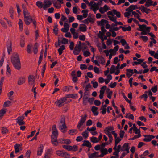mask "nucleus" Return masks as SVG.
Segmentation results:
<instances>
[{"label": "nucleus", "instance_id": "f257e3e1", "mask_svg": "<svg viewBox=\"0 0 158 158\" xmlns=\"http://www.w3.org/2000/svg\"><path fill=\"white\" fill-rule=\"evenodd\" d=\"M11 62L15 68L18 70L21 68V64L19 56L17 53H14L11 58Z\"/></svg>", "mask_w": 158, "mask_h": 158}, {"label": "nucleus", "instance_id": "f03ea898", "mask_svg": "<svg viewBox=\"0 0 158 158\" xmlns=\"http://www.w3.org/2000/svg\"><path fill=\"white\" fill-rule=\"evenodd\" d=\"M59 127L63 133H64L66 131L64 129L66 128L67 127L65 124V120L64 117H63L61 118L59 124Z\"/></svg>", "mask_w": 158, "mask_h": 158}, {"label": "nucleus", "instance_id": "7ed1b4c3", "mask_svg": "<svg viewBox=\"0 0 158 158\" xmlns=\"http://www.w3.org/2000/svg\"><path fill=\"white\" fill-rule=\"evenodd\" d=\"M67 97H64L61 98L59 100H57L55 104L58 107H60L64 105V102L67 100Z\"/></svg>", "mask_w": 158, "mask_h": 158}, {"label": "nucleus", "instance_id": "20e7f679", "mask_svg": "<svg viewBox=\"0 0 158 158\" xmlns=\"http://www.w3.org/2000/svg\"><path fill=\"white\" fill-rule=\"evenodd\" d=\"M81 45V43L80 41H79L78 44L76 45L73 51L75 55H78L82 49Z\"/></svg>", "mask_w": 158, "mask_h": 158}, {"label": "nucleus", "instance_id": "39448f33", "mask_svg": "<svg viewBox=\"0 0 158 158\" xmlns=\"http://www.w3.org/2000/svg\"><path fill=\"white\" fill-rule=\"evenodd\" d=\"M52 135L51 137L53 138H57L58 136V131L56 129V126L55 125H53L52 129Z\"/></svg>", "mask_w": 158, "mask_h": 158}, {"label": "nucleus", "instance_id": "423d86ee", "mask_svg": "<svg viewBox=\"0 0 158 158\" xmlns=\"http://www.w3.org/2000/svg\"><path fill=\"white\" fill-rule=\"evenodd\" d=\"M24 117L23 116L18 117L16 119L17 123L19 126L25 124V122L24 121Z\"/></svg>", "mask_w": 158, "mask_h": 158}, {"label": "nucleus", "instance_id": "0eeeda50", "mask_svg": "<svg viewBox=\"0 0 158 158\" xmlns=\"http://www.w3.org/2000/svg\"><path fill=\"white\" fill-rule=\"evenodd\" d=\"M87 117V115L85 114L84 117H82L81 118V120L77 126V128H79L81 127L86 120Z\"/></svg>", "mask_w": 158, "mask_h": 158}, {"label": "nucleus", "instance_id": "6e6552de", "mask_svg": "<svg viewBox=\"0 0 158 158\" xmlns=\"http://www.w3.org/2000/svg\"><path fill=\"white\" fill-rule=\"evenodd\" d=\"M35 79V77L31 75L29 76L28 77V83L29 85H31L34 84Z\"/></svg>", "mask_w": 158, "mask_h": 158}, {"label": "nucleus", "instance_id": "1a4fd4ad", "mask_svg": "<svg viewBox=\"0 0 158 158\" xmlns=\"http://www.w3.org/2000/svg\"><path fill=\"white\" fill-rule=\"evenodd\" d=\"M59 143L61 144H70L71 142L70 140L65 139H60L58 140Z\"/></svg>", "mask_w": 158, "mask_h": 158}, {"label": "nucleus", "instance_id": "9d476101", "mask_svg": "<svg viewBox=\"0 0 158 158\" xmlns=\"http://www.w3.org/2000/svg\"><path fill=\"white\" fill-rule=\"evenodd\" d=\"M44 5L43 8L44 9H46L47 8L50 7L52 4L51 2L49 0H44Z\"/></svg>", "mask_w": 158, "mask_h": 158}, {"label": "nucleus", "instance_id": "9b49d317", "mask_svg": "<svg viewBox=\"0 0 158 158\" xmlns=\"http://www.w3.org/2000/svg\"><path fill=\"white\" fill-rule=\"evenodd\" d=\"M108 23V21L104 19H102L100 21H98L97 22L98 25L102 26H104L105 24Z\"/></svg>", "mask_w": 158, "mask_h": 158}, {"label": "nucleus", "instance_id": "f8f14e48", "mask_svg": "<svg viewBox=\"0 0 158 158\" xmlns=\"http://www.w3.org/2000/svg\"><path fill=\"white\" fill-rule=\"evenodd\" d=\"M82 146L83 147L86 146L88 148H90L92 147V145L89 141L84 140L82 144Z\"/></svg>", "mask_w": 158, "mask_h": 158}, {"label": "nucleus", "instance_id": "ddd939ff", "mask_svg": "<svg viewBox=\"0 0 158 158\" xmlns=\"http://www.w3.org/2000/svg\"><path fill=\"white\" fill-rule=\"evenodd\" d=\"M30 21H32V19L31 16L24 18V22L27 25H29L30 23Z\"/></svg>", "mask_w": 158, "mask_h": 158}, {"label": "nucleus", "instance_id": "4468645a", "mask_svg": "<svg viewBox=\"0 0 158 158\" xmlns=\"http://www.w3.org/2000/svg\"><path fill=\"white\" fill-rule=\"evenodd\" d=\"M126 11H128L127 12H125L124 14V16L125 17H127V18H129V17H128V15H126V14H128V15H130L131 14V12L133 11H132V9H131V8H130V6L127 8L126 9Z\"/></svg>", "mask_w": 158, "mask_h": 158}, {"label": "nucleus", "instance_id": "2eb2a0df", "mask_svg": "<svg viewBox=\"0 0 158 158\" xmlns=\"http://www.w3.org/2000/svg\"><path fill=\"white\" fill-rule=\"evenodd\" d=\"M25 81V78L23 77H20L18 81V84L20 85L24 83Z\"/></svg>", "mask_w": 158, "mask_h": 158}, {"label": "nucleus", "instance_id": "dca6fc26", "mask_svg": "<svg viewBox=\"0 0 158 158\" xmlns=\"http://www.w3.org/2000/svg\"><path fill=\"white\" fill-rule=\"evenodd\" d=\"M141 10L143 12H145L146 14H148L150 11L151 12L152 11L150 9L146 8L143 6L141 5Z\"/></svg>", "mask_w": 158, "mask_h": 158}, {"label": "nucleus", "instance_id": "f3484780", "mask_svg": "<svg viewBox=\"0 0 158 158\" xmlns=\"http://www.w3.org/2000/svg\"><path fill=\"white\" fill-rule=\"evenodd\" d=\"M51 141L52 143L55 146H57L58 145L59 142H58L57 138H51Z\"/></svg>", "mask_w": 158, "mask_h": 158}, {"label": "nucleus", "instance_id": "a211bd4d", "mask_svg": "<svg viewBox=\"0 0 158 158\" xmlns=\"http://www.w3.org/2000/svg\"><path fill=\"white\" fill-rule=\"evenodd\" d=\"M98 108L95 106H93L91 109V110L95 115H97L98 114V112L97 111Z\"/></svg>", "mask_w": 158, "mask_h": 158}, {"label": "nucleus", "instance_id": "6ab92c4d", "mask_svg": "<svg viewBox=\"0 0 158 158\" xmlns=\"http://www.w3.org/2000/svg\"><path fill=\"white\" fill-rule=\"evenodd\" d=\"M99 152H94L88 155L89 158H94L98 157V154Z\"/></svg>", "mask_w": 158, "mask_h": 158}, {"label": "nucleus", "instance_id": "aec40b11", "mask_svg": "<svg viewBox=\"0 0 158 158\" xmlns=\"http://www.w3.org/2000/svg\"><path fill=\"white\" fill-rule=\"evenodd\" d=\"M99 3H94L93 4V10L95 13L96 11L99 9Z\"/></svg>", "mask_w": 158, "mask_h": 158}, {"label": "nucleus", "instance_id": "412c9836", "mask_svg": "<svg viewBox=\"0 0 158 158\" xmlns=\"http://www.w3.org/2000/svg\"><path fill=\"white\" fill-rule=\"evenodd\" d=\"M65 48L64 45H63L60 46V48L58 49V51L59 53V54L60 55H61L63 53V51L64 50Z\"/></svg>", "mask_w": 158, "mask_h": 158}, {"label": "nucleus", "instance_id": "4be33fe9", "mask_svg": "<svg viewBox=\"0 0 158 158\" xmlns=\"http://www.w3.org/2000/svg\"><path fill=\"white\" fill-rule=\"evenodd\" d=\"M62 147L63 148L69 151H70L73 150L72 146L70 145H62Z\"/></svg>", "mask_w": 158, "mask_h": 158}, {"label": "nucleus", "instance_id": "5701e85b", "mask_svg": "<svg viewBox=\"0 0 158 158\" xmlns=\"http://www.w3.org/2000/svg\"><path fill=\"white\" fill-rule=\"evenodd\" d=\"M153 2V1L152 0H147L145 5V6L148 7H149L152 5Z\"/></svg>", "mask_w": 158, "mask_h": 158}, {"label": "nucleus", "instance_id": "b1692460", "mask_svg": "<svg viewBox=\"0 0 158 158\" xmlns=\"http://www.w3.org/2000/svg\"><path fill=\"white\" fill-rule=\"evenodd\" d=\"M139 26V28H137V30L140 31H142L143 30H145V28L146 27V25L144 24L140 25L138 24Z\"/></svg>", "mask_w": 158, "mask_h": 158}, {"label": "nucleus", "instance_id": "393cba45", "mask_svg": "<svg viewBox=\"0 0 158 158\" xmlns=\"http://www.w3.org/2000/svg\"><path fill=\"white\" fill-rule=\"evenodd\" d=\"M129 148V143H126L123 146L122 148L121 149V150L122 151H124L125 149H127Z\"/></svg>", "mask_w": 158, "mask_h": 158}, {"label": "nucleus", "instance_id": "a878e982", "mask_svg": "<svg viewBox=\"0 0 158 158\" xmlns=\"http://www.w3.org/2000/svg\"><path fill=\"white\" fill-rule=\"evenodd\" d=\"M6 109H2L0 110V119H1L6 111Z\"/></svg>", "mask_w": 158, "mask_h": 158}, {"label": "nucleus", "instance_id": "bb28decb", "mask_svg": "<svg viewBox=\"0 0 158 158\" xmlns=\"http://www.w3.org/2000/svg\"><path fill=\"white\" fill-rule=\"evenodd\" d=\"M19 29L20 30L22 31L23 28V23L22 20L19 19Z\"/></svg>", "mask_w": 158, "mask_h": 158}, {"label": "nucleus", "instance_id": "cd10ccee", "mask_svg": "<svg viewBox=\"0 0 158 158\" xmlns=\"http://www.w3.org/2000/svg\"><path fill=\"white\" fill-rule=\"evenodd\" d=\"M112 11L114 14L116 15L117 17L120 18L121 17V14L120 12L117 11L115 9L113 10Z\"/></svg>", "mask_w": 158, "mask_h": 158}, {"label": "nucleus", "instance_id": "c85d7f7f", "mask_svg": "<svg viewBox=\"0 0 158 158\" xmlns=\"http://www.w3.org/2000/svg\"><path fill=\"white\" fill-rule=\"evenodd\" d=\"M38 44L37 43H35V44L34 47L33 49V50L35 54H36L38 52Z\"/></svg>", "mask_w": 158, "mask_h": 158}, {"label": "nucleus", "instance_id": "c756f323", "mask_svg": "<svg viewBox=\"0 0 158 158\" xmlns=\"http://www.w3.org/2000/svg\"><path fill=\"white\" fill-rule=\"evenodd\" d=\"M90 140L93 143H96L99 142L97 137H92L90 139Z\"/></svg>", "mask_w": 158, "mask_h": 158}, {"label": "nucleus", "instance_id": "7c9ffc66", "mask_svg": "<svg viewBox=\"0 0 158 158\" xmlns=\"http://www.w3.org/2000/svg\"><path fill=\"white\" fill-rule=\"evenodd\" d=\"M20 146V145L19 144H16L14 146V148H15V152L16 153L19 152V147Z\"/></svg>", "mask_w": 158, "mask_h": 158}, {"label": "nucleus", "instance_id": "2f4dec72", "mask_svg": "<svg viewBox=\"0 0 158 158\" xmlns=\"http://www.w3.org/2000/svg\"><path fill=\"white\" fill-rule=\"evenodd\" d=\"M58 25L57 24L55 25L54 26V29H53V32L56 35L58 34V29L57 28Z\"/></svg>", "mask_w": 158, "mask_h": 158}, {"label": "nucleus", "instance_id": "473e14b6", "mask_svg": "<svg viewBox=\"0 0 158 158\" xmlns=\"http://www.w3.org/2000/svg\"><path fill=\"white\" fill-rule=\"evenodd\" d=\"M43 50H42L41 52V54L39 58V60L38 61V65L40 64V63H41L42 59V57L43 56Z\"/></svg>", "mask_w": 158, "mask_h": 158}, {"label": "nucleus", "instance_id": "72a5a7b5", "mask_svg": "<svg viewBox=\"0 0 158 158\" xmlns=\"http://www.w3.org/2000/svg\"><path fill=\"white\" fill-rule=\"evenodd\" d=\"M94 54L93 56L91 58V60L93 62H94L95 65H97L98 66H100V65L98 63V62L97 60H94Z\"/></svg>", "mask_w": 158, "mask_h": 158}, {"label": "nucleus", "instance_id": "f704fd0d", "mask_svg": "<svg viewBox=\"0 0 158 158\" xmlns=\"http://www.w3.org/2000/svg\"><path fill=\"white\" fill-rule=\"evenodd\" d=\"M130 8H131V9L132 10H135L136 9H139L140 10L141 9V7H137V6L135 5H131L130 6Z\"/></svg>", "mask_w": 158, "mask_h": 158}, {"label": "nucleus", "instance_id": "c9c22d12", "mask_svg": "<svg viewBox=\"0 0 158 158\" xmlns=\"http://www.w3.org/2000/svg\"><path fill=\"white\" fill-rule=\"evenodd\" d=\"M111 103L115 109L116 113L117 114H119V112L118 110L117 107L115 106L114 100L112 101Z\"/></svg>", "mask_w": 158, "mask_h": 158}, {"label": "nucleus", "instance_id": "e433bc0d", "mask_svg": "<svg viewBox=\"0 0 158 158\" xmlns=\"http://www.w3.org/2000/svg\"><path fill=\"white\" fill-rule=\"evenodd\" d=\"M43 151V148L40 147L39 148V149L37 151V155L41 156L42 154Z\"/></svg>", "mask_w": 158, "mask_h": 158}, {"label": "nucleus", "instance_id": "4c0bfd02", "mask_svg": "<svg viewBox=\"0 0 158 158\" xmlns=\"http://www.w3.org/2000/svg\"><path fill=\"white\" fill-rule=\"evenodd\" d=\"M82 25H84L85 26V27H83V26H80L79 29L80 31H83V32H85V31L87 29H86V27L84 24H82Z\"/></svg>", "mask_w": 158, "mask_h": 158}, {"label": "nucleus", "instance_id": "58836bf2", "mask_svg": "<svg viewBox=\"0 0 158 158\" xmlns=\"http://www.w3.org/2000/svg\"><path fill=\"white\" fill-rule=\"evenodd\" d=\"M101 152L105 155L107 154L108 153V150L106 148L102 149L101 150Z\"/></svg>", "mask_w": 158, "mask_h": 158}, {"label": "nucleus", "instance_id": "ea45409f", "mask_svg": "<svg viewBox=\"0 0 158 158\" xmlns=\"http://www.w3.org/2000/svg\"><path fill=\"white\" fill-rule=\"evenodd\" d=\"M115 66L114 65H111V66L110 68V74H112L113 73H115Z\"/></svg>", "mask_w": 158, "mask_h": 158}, {"label": "nucleus", "instance_id": "a19ab883", "mask_svg": "<svg viewBox=\"0 0 158 158\" xmlns=\"http://www.w3.org/2000/svg\"><path fill=\"white\" fill-rule=\"evenodd\" d=\"M62 157H63L66 158H69L70 157V155L64 151Z\"/></svg>", "mask_w": 158, "mask_h": 158}, {"label": "nucleus", "instance_id": "79ce46f5", "mask_svg": "<svg viewBox=\"0 0 158 158\" xmlns=\"http://www.w3.org/2000/svg\"><path fill=\"white\" fill-rule=\"evenodd\" d=\"M82 135L85 139H86L88 136V132L87 131H85L82 132Z\"/></svg>", "mask_w": 158, "mask_h": 158}, {"label": "nucleus", "instance_id": "37998d69", "mask_svg": "<svg viewBox=\"0 0 158 158\" xmlns=\"http://www.w3.org/2000/svg\"><path fill=\"white\" fill-rule=\"evenodd\" d=\"M36 5L40 8H42L43 7V4L42 2L40 1H37L36 2Z\"/></svg>", "mask_w": 158, "mask_h": 158}, {"label": "nucleus", "instance_id": "c03bdc74", "mask_svg": "<svg viewBox=\"0 0 158 158\" xmlns=\"http://www.w3.org/2000/svg\"><path fill=\"white\" fill-rule=\"evenodd\" d=\"M64 151H60V150H58L56 151V154L59 156H62V155L63 154Z\"/></svg>", "mask_w": 158, "mask_h": 158}, {"label": "nucleus", "instance_id": "a18cd8bd", "mask_svg": "<svg viewBox=\"0 0 158 158\" xmlns=\"http://www.w3.org/2000/svg\"><path fill=\"white\" fill-rule=\"evenodd\" d=\"M23 13L24 18L26 17H29L30 16L29 13L28 12L27 10L23 11Z\"/></svg>", "mask_w": 158, "mask_h": 158}, {"label": "nucleus", "instance_id": "49530a36", "mask_svg": "<svg viewBox=\"0 0 158 158\" xmlns=\"http://www.w3.org/2000/svg\"><path fill=\"white\" fill-rule=\"evenodd\" d=\"M68 41L67 39L64 38H62V40L61 41V43L63 44H68Z\"/></svg>", "mask_w": 158, "mask_h": 158}, {"label": "nucleus", "instance_id": "de8ad7c7", "mask_svg": "<svg viewBox=\"0 0 158 158\" xmlns=\"http://www.w3.org/2000/svg\"><path fill=\"white\" fill-rule=\"evenodd\" d=\"M10 105V102L8 101L5 102L4 103L3 105V106L4 107H7L9 106Z\"/></svg>", "mask_w": 158, "mask_h": 158}, {"label": "nucleus", "instance_id": "09e8293b", "mask_svg": "<svg viewBox=\"0 0 158 158\" xmlns=\"http://www.w3.org/2000/svg\"><path fill=\"white\" fill-rule=\"evenodd\" d=\"M2 134H6L8 132L7 128L6 127H3L2 129Z\"/></svg>", "mask_w": 158, "mask_h": 158}, {"label": "nucleus", "instance_id": "8fccbe9b", "mask_svg": "<svg viewBox=\"0 0 158 158\" xmlns=\"http://www.w3.org/2000/svg\"><path fill=\"white\" fill-rule=\"evenodd\" d=\"M108 17L110 20L113 21L115 23L116 22V17H113L110 16H108Z\"/></svg>", "mask_w": 158, "mask_h": 158}, {"label": "nucleus", "instance_id": "3c124183", "mask_svg": "<svg viewBox=\"0 0 158 158\" xmlns=\"http://www.w3.org/2000/svg\"><path fill=\"white\" fill-rule=\"evenodd\" d=\"M91 86L90 84L89 83L86 86L85 90L86 91H89V89L91 87Z\"/></svg>", "mask_w": 158, "mask_h": 158}, {"label": "nucleus", "instance_id": "603ef678", "mask_svg": "<svg viewBox=\"0 0 158 158\" xmlns=\"http://www.w3.org/2000/svg\"><path fill=\"white\" fill-rule=\"evenodd\" d=\"M77 131V130L75 129L70 130L68 131V133L69 135H73V134L75 132H76Z\"/></svg>", "mask_w": 158, "mask_h": 158}, {"label": "nucleus", "instance_id": "864d4df0", "mask_svg": "<svg viewBox=\"0 0 158 158\" xmlns=\"http://www.w3.org/2000/svg\"><path fill=\"white\" fill-rule=\"evenodd\" d=\"M80 68L82 70L85 69H87V67L85 64H81L80 65Z\"/></svg>", "mask_w": 158, "mask_h": 158}, {"label": "nucleus", "instance_id": "5fc2aeb1", "mask_svg": "<svg viewBox=\"0 0 158 158\" xmlns=\"http://www.w3.org/2000/svg\"><path fill=\"white\" fill-rule=\"evenodd\" d=\"M96 130V128L95 126L93 127L90 128H89L88 127L87 128V130L89 131L90 132L92 131H95Z\"/></svg>", "mask_w": 158, "mask_h": 158}, {"label": "nucleus", "instance_id": "6e6d98bb", "mask_svg": "<svg viewBox=\"0 0 158 158\" xmlns=\"http://www.w3.org/2000/svg\"><path fill=\"white\" fill-rule=\"evenodd\" d=\"M140 38H141L143 39V41L144 42H146L148 40V37L146 36H141L140 37Z\"/></svg>", "mask_w": 158, "mask_h": 158}, {"label": "nucleus", "instance_id": "4d7b16f0", "mask_svg": "<svg viewBox=\"0 0 158 158\" xmlns=\"http://www.w3.org/2000/svg\"><path fill=\"white\" fill-rule=\"evenodd\" d=\"M100 110H102L101 111V113L102 114H105L106 113V108H103L102 107H101L100 108Z\"/></svg>", "mask_w": 158, "mask_h": 158}, {"label": "nucleus", "instance_id": "13d9d810", "mask_svg": "<svg viewBox=\"0 0 158 158\" xmlns=\"http://www.w3.org/2000/svg\"><path fill=\"white\" fill-rule=\"evenodd\" d=\"M114 130V128L113 127L110 126V127H107L105 129V130L104 131H112Z\"/></svg>", "mask_w": 158, "mask_h": 158}, {"label": "nucleus", "instance_id": "bf43d9fd", "mask_svg": "<svg viewBox=\"0 0 158 158\" xmlns=\"http://www.w3.org/2000/svg\"><path fill=\"white\" fill-rule=\"evenodd\" d=\"M94 104L97 106H99L101 104V102L99 100H95L94 101Z\"/></svg>", "mask_w": 158, "mask_h": 158}, {"label": "nucleus", "instance_id": "052dcab7", "mask_svg": "<svg viewBox=\"0 0 158 158\" xmlns=\"http://www.w3.org/2000/svg\"><path fill=\"white\" fill-rule=\"evenodd\" d=\"M100 95H99V98L100 99H102L103 98V94H104V91L102 90L100 91Z\"/></svg>", "mask_w": 158, "mask_h": 158}, {"label": "nucleus", "instance_id": "680f3d73", "mask_svg": "<svg viewBox=\"0 0 158 158\" xmlns=\"http://www.w3.org/2000/svg\"><path fill=\"white\" fill-rule=\"evenodd\" d=\"M69 97L70 98H74L77 97V95L75 94H70L69 95Z\"/></svg>", "mask_w": 158, "mask_h": 158}, {"label": "nucleus", "instance_id": "e2e57ef3", "mask_svg": "<svg viewBox=\"0 0 158 158\" xmlns=\"http://www.w3.org/2000/svg\"><path fill=\"white\" fill-rule=\"evenodd\" d=\"M87 19H88V21L92 23H93L94 21V19L91 17L89 16Z\"/></svg>", "mask_w": 158, "mask_h": 158}, {"label": "nucleus", "instance_id": "0e129e2a", "mask_svg": "<svg viewBox=\"0 0 158 158\" xmlns=\"http://www.w3.org/2000/svg\"><path fill=\"white\" fill-rule=\"evenodd\" d=\"M91 83L93 84V87L95 88H96L98 86V83L96 81L94 82L92 81Z\"/></svg>", "mask_w": 158, "mask_h": 158}, {"label": "nucleus", "instance_id": "69168bd1", "mask_svg": "<svg viewBox=\"0 0 158 158\" xmlns=\"http://www.w3.org/2000/svg\"><path fill=\"white\" fill-rule=\"evenodd\" d=\"M157 85H156L151 89V90L153 93H155L157 91Z\"/></svg>", "mask_w": 158, "mask_h": 158}, {"label": "nucleus", "instance_id": "338daca9", "mask_svg": "<svg viewBox=\"0 0 158 158\" xmlns=\"http://www.w3.org/2000/svg\"><path fill=\"white\" fill-rule=\"evenodd\" d=\"M132 14L134 15L135 17H136L138 19L140 17L139 14L135 11L132 12Z\"/></svg>", "mask_w": 158, "mask_h": 158}, {"label": "nucleus", "instance_id": "774afa93", "mask_svg": "<svg viewBox=\"0 0 158 158\" xmlns=\"http://www.w3.org/2000/svg\"><path fill=\"white\" fill-rule=\"evenodd\" d=\"M120 42L123 46H124L125 45H126L127 44L126 41L124 39H122L121 40Z\"/></svg>", "mask_w": 158, "mask_h": 158}]
</instances>
